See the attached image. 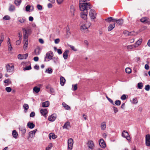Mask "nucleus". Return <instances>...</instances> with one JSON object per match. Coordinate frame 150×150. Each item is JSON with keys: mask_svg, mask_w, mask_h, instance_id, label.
<instances>
[{"mask_svg": "<svg viewBox=\"0 0 150 150\" xmlns=\"http://www.w3.org/2000/svg\"><path fill=\"white\" fill-rule=\"evenodd\" d=\"M79 7L81 11H87L88 9L91 8V7L89 3H84L80 2Z\"/></svg>", "mask_w": 150, "mask_h": 150, "instance_id": "f257e3e1", "label": "nucleus"}, {"mask_svg": "<svg viewBox=\"0 0 150 150\" xmlns=\"http://www.w3.org/2000/svg\"><path fill=\"white\" fill-rule=\"evenodd\" d=\"M53 56V53L52 51H50L48 52L46 54L44 61H49L52 59Z\"/></svg>", "mask_w": 150, "mask_h": 150, "instance_id": "f03ea898", "label": "nucleus"}, {"mask_svg": "<svg viewBox=\"0 0 150 150\" xmlns=\"http://www.w3.org/2000/svg\"><path fill=\"white\" fill-rule=\"evenodd\" d=\"M91 23L90 22H86L85 24L82 25L81 27V30L83 32H85L88 31V29L90 27Z\"/></svg>", "mask_w": 150, "mask_h": 150, "instance_id": "7ed1b4c3", "label": "nucleus"}, {"mask_svg": "<svg viewBox=\"0 0 150 150\" xmlns=\"http://www.w3.org/2000/svg\"><path fill=\"white\" fill-rule=\"evenodd\" d=\"M7 71L11 74H12L14 71V66L12 64H7L6 66Z\"/></svg>", "mask_w": 150, "mask_h": 150, "instance_id": "20e7f679", "label": "nucleus"}, {"mask_svg": "<svg viewBox=\"0 0 150 150\" xmlns=\"http://www.w3.org/2000/svg\"><path fill=\"white\" fill-rule=\"evenodd\" d=\"M74 142L72 139L69 138L68 140V150H72L73 148Z\"/></svg>", "mask_w": 150, "mask_h": 150, "instance_id": "39448f33", "label": "nucleus"}, {"mask_svg": "<svg viewBox=\"0 0 150 150\" xmlns=\"http://www.w3.org/2000/svg\"><path fill=\"white\" fill-rule=\"evenodd\" d=\"M22 30L23 31V39H28V36L31 33V31L29 29L26 30L23 28Z\"/></svg>", "mask_w": 150, "mask_h": 150, "instance_id": "423d86ee", "label": "nucleus"}, {"mask_svg": "<svg viewBox=\"0 0 150 150\" xmlns=\"http://www.w3.org/2000/svg\"><path fill=\"white\" fill-rule=\"evenodd\" d=\"M122 136L125 138L128 141H130V137L128 132L125 130H124L122 133Z\"/></svg>", "mask_w": 150, "mask_h": 150, "instance_id": "0eeeda50", "label": "nucleus"}, {"mask_svg": "<svg viewBox=\"0 0 150 150\" xmlns=\"http://www.w3.org/2000/svg\"><path fill=\"white\" fill-rule=\"evenodd\" d=\"M89 15L92 19H94L96 18V13L94 10L91 9L90 11Z\"/></svg>", "mask_w": 150, "mask_h": 150, "instance_id": "6e6552de", "label": "nucleus"}, {"mask_svg": "<svg viewBox=\"0 0 150 150\" xmlns=\"http://www.w3.org/2000/svg\"><path fill=\"white\" fill-rule=\"evenodd\" d=\"M88 146L91 150H93L94 147V144L92 140H89L87 143Z\"/></svg>", "mask_w": 150, "mask_h": 150, "instance_id": "1a4fd4ad", "label": "nucleus"}, {"mask_svg": "<svg viewBox=\"0 0 150 150\" xmlns=\"http://www.w3.org/2000/svg\"><path fill=\"white\" fill-rule=\"evenodd\" d=\"M57 117V115L55 114H52L48 117V120L53 122L54 121Z\"/></svg>", "mask_w": 150, "mask_h": 150, "instance_id": "9d476101", "label": "nucleus"}, {"mask_svg": "<svg viewBox=\"0 0 150 150\" xmlns=\"http://www.w3.org/2000/svg\"><path fill=\"white\" fill-rule=\"evenodd\" d=\"M18 21L21 23H25L26 21V19L24 17H18L17 18Z\"/></svg>", "mask_w": 150, "mask_h": 150, "instance_id": "9b49d317", "label": "nucleus"}, {"mask_svg": "<svg viewBox=\"0 0 150 150\" xmlns=\"http://www.w3.org/2000/svg\"><path fill=\"white\" fill-rule=\"evenodd\" d=\"M99 144L100 147L102 148H105L106 145L104 140L103 139H100L99 141Z\"/></svg>", "mask_w": 150, "mask_h": 150, "instance_id": "f8f14e48", "label": "nucleus"}, {"mask_svg": "<svg viewBox=\"0 0 150 150\" xmlns=\"http://www.w3.org/2000/svg\"><path fill=\"white\" fill-rule=\"evenodd\" d=\"M87 11H82L81 13V16L83 19L85 20L87 18Z\"/></svg>", "mask_w": 150, "mask_h": 150, "instance_id": "ddd939ff", "label": "nucleus"}, {"mask_svg": "<svg viewBox=\"0 0 150 150\" xmlns=\"http://www.w3.org/2000/svg\"><path fill=\"white\" fill-rule=\"evenodd\" d=\"M23 49L25 50L27 49L28 45V39H23Z\"/></svg>", "mask_w": 150, "mask_h": 150, "instance_id": "4468645a", "label": "nucleus"}, {"mask_svg": "<svg viewBox=\"0 0 150 150\" xmlns=\"http://www.w3.org/2000/svg\"><path fill=\"white\" fill-rule=\"evenodd\" d=\"M28 56V53L24 54H19L18 56V58L20 59H26Z\"/></svg>", "mask_w": 150, "mask_h": 150, "instance_id": "2eb2a0df", "label": "nucleus"}, {"mask_svg": "<svg viewBox=\"0 0 150 150\" xmlns=\"http://www.w3.org/2000/svg\"><path fill=\"white\" fill-rule=\"evenodd\" d=\"M37 130L36 129L32 131L29 132L28 134V138H33L34 137L35 133H36Z\"/></svg>", "mask_w": 150, "mask_h": 150, "instance_id": "dca6fc26", "label": "nucleus"}, {"mask_svg": "<svg viewBox=\"0 0 150 150\" xmlns=\"http://www.w3.org/2000/svg\"><path fill=\"white\" fill-rule=\"evenodd\" d=\"M40 112L41 115L45 117H46V115L48 112L47 109L45 108L41 109Z\"/></svg>", "mask_w": 150, "mask_h": 150, "instance_id": "f3484780", "label": "nucleus"}, {"mask_svg": "<svg viewBox=\"0 0 150 150\" xmlns=\"http://www.w3.org/2000/svg\"><path fill=\"white\" fill-rule=\"evenodd\" d=\"M141 22L144 23H150V21H149V19L146 17H143L140 19Z\"/></svg>", "mask_w": 150, "mask_h": 150, "instance_id": "a211bd4d", "label": "nucleus"}, {"mask_svg": "<svg viewBox=\"0 0 150 150\" xmlns=\"http://www.w3.org/2000/svg\"><path fill=\"white\" fill-rule=\"evenodd\" d=\"M116 22L119 25H121L123 23V19H120L117 20L115 19L114 20V22Z\"/></svg>", "mask_w": 150, "mask_h": 150, "instance_id": "6ab92c4d", "label": "nucleus"}, {"mask_svg": "<svg viewBox=\"0 0 150 150\" xmlns=\"http://www.w3.org/2000/svg\"><path fill=\"white\" fill-rule=\"evenodd\" d=\"M70 127V123L69 122H66L63 126V127L64 129H68Z\"/></svg>", "mask_w": 150, "mask_h": 150, "instance_id": "aec40b11", "label": "nucleus"}, {"mask_svg": "<svg viewBox=\"0 0 150 150\" xmlns=\"http://www.w3.org/2000/svg\"><path fill=\"white\" fill-rule=\"evenodd\" d=\"M49 102L48 101L43 102L42 103V106L43 108L47 107L49 106Z\"/></svg>", "mask_w": 150, "mask_h": 150, "instance_id": "412c9836", "label": "nucleus"}, {"mask_svg": "<svg viewBox=\"0 0 150 150\" xmlns=\"http://www.w3.org/2000/svg\"><path fill=\"white\" fill-rule=\"evenodd\" d=\"M69 51L68 50H66L63 54V57L65 59H67L68 58V54Z\"/></svg>", "mask_w": 150, "mask_h": 150, "instance_id": "4be33fe9", "label": "nucleus"}, {"mask_svg": "<svg viewBox=\"0 0 150 150\" xmlns=\"http://www.w3.org/2000/svg\"><path fill=\"white\" fill-rule=\"evenodd\" d=\"M41 52V50L40 48L38 47L35 49L34 50V52L35 55H38L40 54Z\"/></svg>", "mask_w": 150, "mask_h": 150, "instance_id": "5701e85b", "label": "nucleus"}, {"mask_svg": "<svg viewBox=\"0 0 150 150\" xmlns=\"http://www.w3.org/2000/svg\"><path fill=\"white\" fill-rule=\"evenodd\" d=\"M27 126L30 129H33L35 127V125L33 122H29L28 123Z\"/></svg>", "mask_w": 150, "mask_h": 150, "instance_id": "b1692460", "label": "nucleus"}, {"mask_svg": "<svg viewBox=\"0 0 150 150\" xmlns=\"http://www.w3.org/2000/svg\"><path fill=\"white\" fill-rule=\"evenodd\" d=\"M65 79L64 77L61 76L60 78V83L61 86H63L65 82Z\"/></svg>", "mask_w": 150, "mask_h": 150, "instance_id": "393cba45", "label": "nucleus"}, {"mask_svg": "<svg viewBox=\"0 0 150 150\" xmlns=\"http://www.w3.org/2000/svg\"><path fill=\"white\" fill-rule=\"evenodd\" d=\"M49 137L50 139H51L52 138L55 139L57 138V136L54 133H51L49 134Z\"/></svg>", "mask_w": 150, "mask_h": 150, "instance_id": "a878e982", "label": "nucleus"}, {"mask_svg": "<svg viewBox=\"0 0 150 150\" xmlns=\"http://www.w3.org/2000/svg\"><path fill=\"white\" fill-rule=\"evenodd\" d=\"M115 23L110 24L108 27V30L110 31L112 30L115 27Z\"/></svg>", "mask_w": 150, "mask_h": 150, "instance_id": "bb28decb", "label": "nucleus"}, {"mask_svg": "<svg viewBox=\"0 0 150 150\" xmlns=\"http://www.w3.org/2000/svg\"><path fill=\"white\" fill-rule=\"evenodd\" d=\"M19 130L21 132V133L23 134H24L25 133L26 130L25 127H19Z\"/></svg>", "mask_w": 150, "mask_h": 150, "instance_id": "cd10ccee", "label": "nucleus"}, {"mask_svg": "<svg viewBox=\"0 0 150 150\" xmlns=\"http://www.w3.org/2000/svg\"><path fill=\"white\" fill-rule=\"evenodd\" d=\"M40 90V88L38 87L37 86H35L33 88V91L34 92L36 93H38Z\"/></svg>", "mask_w": 150, "mask_h": 150, "instance_id": "c85d7f7f", "label": "nucleus"}, {"mask_svg": "<svg viewBox=\"0 0 150 150\" xmlns=\"http://www.w3.org/2000/svg\"><path fill=\"white\" fill-rule=\"evenodd\" d=\"M115 19H114L112 17H110L108 18L105 19V20L107 21L108 22L110 23L112 21L114 22V20Z\"/></svg>", "mask_w": 150, "mask_h": 150, "instance_id": "c756f323", "label": "nucleus"}, {"mask_svg": "<svg viewBox=\"0 0 150 150\" xmlns=\"http://www.w3.org/2000/svg\"><path fill=\"white\" fill-rule=\"evenodd\" d=\"M106 127V125L105 122H102L101 125V129L103 130H104L105 129Z\"/></svg>", "mask_w": 150, "mask_h": 150, "instance_id": "7c9ffc66", "label": "nucleus"}, {"mask_svg": "<svg viewBox=\"0 0 150 150\" xmlns=\"http://www.w3.org/2000/svg\"><path fill=\"white\" fill-rule=\"evenodd\" d=\"M23 107L25 110L24 111L25 112H26L27 110L29 108V106L27 104H24L23 106Z\"/></svg>", "mask_w": 150, "mask_h": 150, "instance_id": "2f4dec72", "label": "nucleus"}, {"mask_svg": "<svg viewBox=\"0 0 150 150\" xmlns=\"http://www.w3.org/2000/svg\"><path fill=\"white\" fill-rule=\"evenodd\" d=\"M12 135L13 137L15 138H16L18 135V134L16 130H13L12 131Z\"/></svg>", "mask_w": 150, "mask_h": 150, "instance_id": "473e14b6", "label": "nucleus"}, {"mask_svg": "<svg viewBox=\"0 0 150 150\" xmlns=\"http://www.w3.org/2000/svg\"><path fill=\"white\" fill-rule=\"evenodd\" d=\"M136 47V46H135V45H131L127 46V48L128 50H131L135 48Z\"/></svg>", "mask_w": 150, "mask_h": 150, "instance_id": "72a5a7b5", "label": "nucleus"}, {"mask_svg": "<svg viewBox=\"0 0 150 150\" xmlns=\"http://www.w3.org/2000/svg\"><path fill=\"white\" fill-rule=\"evenodd\" d=\"M4 81V83H7V85H5V86H8L9 85L10 83H11V81L9 79L5 80Z\"/></svg>", "mask_w": 150, "mask_h": 150, "instance_id": "f704fd0d", "label": "nucleus"}, {"mask_svg": "<svg viewBox=\"0 0 150 150\" xmlns=\"http://www.w3.org/2000/svg\"><path fill=\"white\" fill-rule=\"evenodd\" d=\"M142 39H140L137 41L135 45L136 46V47L138 46L139 45H140L142 42Z\"/></svg>", "mask_w": 150, "mask_h": 150, "instance_id": "c9c22d12", "label": "nucleus"}, {"mask_svg": "<svg viewBox=\"0 0 150 150\" xmlns=\"http://www.w3.org/2000/svg\"><path fill=\"white\" fill-rule=\"evenodd\" d=\"M62 105L67 110L70 109V107L65 103H62Z\"/></svg>", "mask_w": 150, "mask_h": 150, "instance_id": "e433bc0d", "label": "nucleus"}, {"mask_svg": "<svg viewBox=\"0 0 150 150\" xmlns=\"http://www.w3.org/2000/svg\"><path fill=\"white\" fill-rule=\"evenodd\" d=\"M21 2V0H15V4L17 6L19 5Z\"/></svg>", "mask_w": 150, "mask_h": 150, "instance_id": "4c0bfd02", "label": "nucleus"}, {"mask_svg": "<svg viewBox=\"0 0 150 150\" xmlns=\"http://www.w3.org/2000/svg\"><path fill=\"white\" fill-rule=\"evenodd\" d=\"M75 10V8L73 6H71L70 8V11L71 13L73 15H74V12Z\"/></svg>", "mask_w": 150, "mask_h": 150, "instance_id": "58836bf2", "label": "nucleus"}, {"mask_svg": "<svg viewBox=\"0 0 150 150\" xmlns=\"http://www.w3.org/2000/svg\"><path fill=\"white\" fill-rule=\"evenodd\" d=\"M15 9V8L14 6L12 5L10 6L9 8V10L10 11H13Z\"/></svg>", "mask_w": 150, "mask_h": 150, "instance_id": "ea45409f", "label": "nucleus"}, {"mask_svg": "<svg viewBox=\"0 0 150 150\" xmlns=\"http://www.w3.org/2000/svg\"><path fill=\"white\" fill-rule=\"evenodd\" d=\"M143 84L142 82L139 83L137 84V86L139 89H142L143 87Z\"/></svg>", "mask_w": 150, "mask_h": 150, "instance_id": "a19ab883", "label": "nucleus"}, {"mask_svg": "<svg viewBox=\"0 0 150 150\" xmlns=\"http://www.w3.org/2000/svg\"><path fill=\"white\" fill-rule=\"evenodd\" d=\"M52 147V143H50L49 144L48 147L46 148V150H50L51 148Z\"/></svg>", "mask_w": 150, "mask_h": 150, "instance_id": "79ce46f5", "label": "nucleus"}, {"mask_svg": "<svg viewBox=\"0 0 150 150\" xmlns=\"http://www.w3.org/2000/svg\"><path fill=\"white\" fill-rule=\"evenodd\" d=\"M126 73L128 74H130L131 72V70L129 68H127L125 69Z\"/></svg>", "mask_w": 150, "mask_h": 150, "instance_id": "37998d69", "label": "nucleus"}, {"mask_svg": "<svg viewBox=\"0 0 150 150\" xmlns=\"http://www.w3.org/2000/svg\"><path fill=\"white\" fill-rule=\"evenodd\" d=\"M46 72L50 74H51L52 72V70L51 68H48L46 70Z\"/></svg>", "mask_w": 150, "mask_h": 150, "instance_id": "c03bdc74", "label": "nucleus"}, {"mask_svg": "<svg viewBox=\"0 0 150 150\" xmlns=\"http://www.w3.org/2000/svg\"><path fill=\"white\" fill-rule=\"evenodd\" d=\"M8 50L10 51H11L12 49V47L11 46V43L8 42Z\"/></svg>", "mask_w": 150, "mask_h": 150, "instance_id": "a18cd8bd", "label": "nucleus"}, {"mask_svg": "<svg viewBox=\"0 0 150 150\" xmlns=\"http://www.w3.org/2000/svg\"><path fill=\"white\" fill-rule=\"evenodd\" d=\"M3 19L4 20H9L10 19V17L8 15L5 16L3 18Z\"/></svg>", "mask_w": 150, "mask_h": 150, "instance_id": "49530a36", "label": "nucleus"}, {"mask_svg": "<svg viewBox=\"0 0 150 150\" xmlns=\"http://www.w3.org/2000/svg\"><path fill=\"white\" fill-rule=\"evenodd\" d=\"M146 141H150V135L149 134H148L146 135Z\"/></svg>", "mask_w": 150, "mask_h": 150, "instance_id": "de8ad7c7", "label": "nucleus"}, {"mask_svg": "<svg viewBox=\"0 0 150 150\" xmlns=\"http://www.w3.org/2000/svg\"><path fill=\"white\" fill-rule=\"evenodd\" d=\"M138 102V100L136 98H134L133 99L132 103L133 104H136Z\"/></svg>", "mask_w": 150, "mask_h": 150, "instance_id": "09e8293b", "label": "nucleus"}, {"mask_svg": "<svg viewBox=\"0 0 150 150\" xmlns=\"http://www.w3.org/2000/svg\"><path fill=\"white\" fill-rule=\"evenodd\" d=\"M115 103L116 105L119 106L120 105L121 102L120 100H116L115 101Z\"/></svg>", "mask_w": 150, "mask_h": 150, "instance_id": "8fccbe9b", "label": "nucleus"}, {"mask_svg": "<svg viewBox=\"0 0 150 150\" xmlns=\"http://www.w3.org/2000/svg\"><path fill=\"white\" fill-rule=\"evenodd\" d=\"M6 90L8 93L10 92L11 91V88L10 87H8L6 88Z\"/></svg>", "mask_w": 150, "mask_h": 150, "instance_id": "3c124183", "label": "nucleus"}, {"mask_svg": "<svg viewBox=\"0 0 150 150\" xmlns=\"http://www.w3.org/2000/svg\"><path fill=\"white\" fill-rule=\"evenodd\" d=\"M31 69V66H28L25 67V68H24L23 70L24 71L27 70H29Z\"/></svg>", "mask_w": 150, "mask_h": 150, "instance_id": "603ef678", "label": "nucleus"}, {"mask_svg": "<svg viewBox=\"0 0 150 150\" xmlns=\"http://www.w3.org/2000/svg\"><path fill=\"white\" fill-rule=\"evenodd\" d=\"M126 96L125 94L123 95L120 98L122 100H125L126 99Z\"/></svg>", "mask_w": 150, "mask_h": 150, "instance_id": "864d4df0", "label": "nucleus"}, {"mask_svg": "<svg viewBox=\"0 0 150 150\" xmlns=\"http://www.w3.org/2000/svg\"><path fill=\"white\" fill-rule=\"evenodd\" d=\"M72 87H73V88H72V90H73V91H75L77 89V87L76 84H75L74 85H73Z\"/></svg>", "mask_w": 150, "mask_h": 150, "instance_id": "5fc2aeb1", "label": "nucleus"}, {"mask_svg": "<svg viewBox=\"0 0 150 150\" xmlns=\"http://www.w3.org/2000/svg\"><path fill=\"white\" fill-rule=\"evenodd\" d=\"M150 86L149 85H147L146 86L145 89L146 91H149L150 90Z\"/></svg>", "mask_w": 150, "mask_h": 150, "instance_id": "6e6d98bb", "label": "nucleus"}, {"mask_svg": "<svg viewBox=\"0 0 150 150\" xmlns=\"http://www.w3.org/2000/svg\"><path fill=\"white\" fill-rule=\"evenodd\" d=\"M37 8L39 10H41L42 9V6L40 4H38L37 5Z\"/></svg>", "mask_w": 150, "mask_h": 150, "instance_id": "4d7b16f0", "label": "nucleus"}, {"mask_svg": "<svg viewBox=\"0 0 150 150\" xmlns=\"http://www.w3.org/2000/svg\"><path fill=\"white\" fill-rule=\"evenodd\" d=\"M30 5H28L27 6L25 7L26 11H28L30 10Z\"/></svg>", "mask_w": 150, "mask_h": 150, "instance_id": "13d9d810", "label": "nucleus"}, {"mask_svg": "<svg viewBox=\"0 0 150 150\" xmlns=\"http://www.w3.org/2000/svg\"><path fill=\"white\" fill-rule=\"evenodd\" d=\"M52 59L54 62L56 63L58 61V58L54 57L53 58L52 57Z\"/></svg>", "mask_w": 150, "mask_h": 150, "instance_id": "bf43d9fd", "label": "nucleus"}, {"mask_svg": "<svg viewBox=\"0 0 150 150\" xmlns=\"http://www.w3.org/2000/svg\"><path fill=\"white\" fill-rule=\"evenodd\" d=\"M69 46L71 49L74 51H77V50L75 48L74 46L71 45H69Z\"/></svg>", "mask_w": 150, "mask_h": 150, "instance_id": "052dcab7", "label": "nucleus"}, {"mask_svg": "<svg viewBox=\"0 0 150 150\" xmlns=\"http://www.w3.org/2000/svg\"><path fill=\"white\" fill-rule=\"evenodd\" d=\"M35 113L34 112H32L30 113V116L31 117H33L35 116Z\"/></svg>", "mask_w": 150, "mask_h": 150, "instance_id": "680f3d73", "label": "nucleus"}, {"mask_svg": "<svg viewBox=\"0 0 150 150\" xmlns=\"http://www.w3.org/2000/svg\"><path fill=\"white\" fill-rule=\"evenodd\" d=\"M60 42V40L59 38L56 39L54 40V43L55 44H58Z\"/></svg>", "mask_w": 150, "mask_h": 150, "instance_id": "e2e57ef3", "label": "nucleus"}, {"mask_svg": "<svg viewBox=\"0 0 150 150\" xmlns=\"http://www.w3.org/2000/svg\"><path fill=\"white\" fill-rule=\"evenodd\" d=\"M113 110L115 113H116L118 111V109L117 108L115 107H113Z\"/></svg>", "mask_w": 150, "mask_h": 150, "instance_id": "0e129e2a", "label": "nucleus"}, {"mask_svg": "<svg viewBox=\"0 0 150 150\" xmlns=\"http://www.w3.org/2000/svg\"><path fill=\"white\" fill-rule=\"evenodd\" d=\"M57 52L59 54H61L62 53V52L61 49H58L57 50Z\"/></svg>", "mask_w": 150, "mask_h": 150, "instance_id": "69168bd1", "label": "nucleus"}, {"mask_svg": "<svg viewBox=\"0 0 150 150\" xmlns=\"http://www.w3.org/2000/svg\"><path fill=\"white\" fill-rule=\"evenodd\" d=\"M50 92L51 93L53 94L54 92V90L53 88H50Z\"/></svg>", "mask_w": 150, "mask_h": 150, "instance_id": "338daca9", "label": "nucleus"}, {"mask_svg": "<svg viewBox=\"0 0 150 150\" xmlns=\"http://www.w3.org/2000/svg\"><path fill=\"white\" fill-rule=\"evenodd\" d=\"M146 144L147 146H150V141H146Z\"/></svg>", "mask_w": 150, "mask_h": 150, "instance_id": "774afa93", "label": "nucleus"}]
</instances>
